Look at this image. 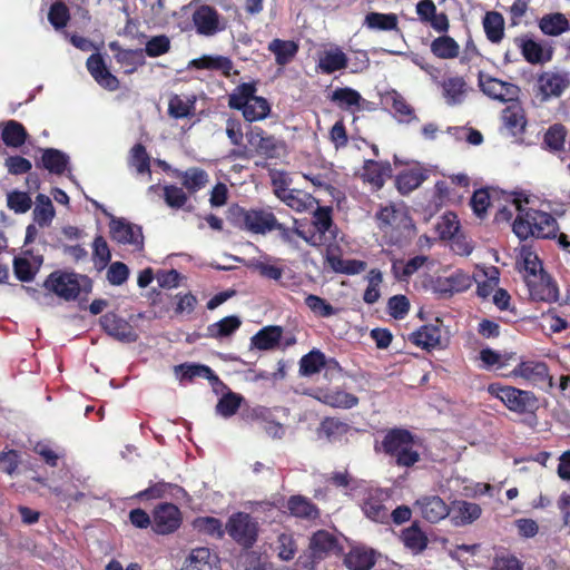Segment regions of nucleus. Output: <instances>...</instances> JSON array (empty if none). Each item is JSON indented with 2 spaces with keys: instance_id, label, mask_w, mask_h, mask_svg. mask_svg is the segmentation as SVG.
Returning <instances> with one entry per match:
<instances>
[{
  "instance_id": "obj_25",
  "label": "nucleus",
  "mask_w": 570,
  "mask_h": 570,
  "mask_svg": "<svg viewBox=\"0 0 570 570\" xmlns=\"http://www.w3.org/2000/svg\"><path fill=\"white\" fill-rule=\"evenodd\" d=\"M391 174L392 166L389 161L366 159L362 167L361 178L379 190L384 186L386 177H390Z\"/></svg>"
},
{
  "instance_id": "obj_26",
  "label": "nucleus",
  "mask_w": 570,
  "mask_h": 570,
  "mask_svg": "<svg viewBox=\"0 0 570 570\" xmlns=\"http://www.w3.org/2000/svg\"><path fill=\"white\" fill-rule=\"evenodd\" d=\"M379 553L365 546H356L344 556V564L348 570H371L377 560Z\"/></svg>"
},
{
  "instance_id": "obj_6",
  "label": "nucleus",
  "mask_w": 570,
  "mask_h": 570,
  "mask_svg": "<svg viewBox=\"0 0 570 570\" xmlns=\"http://www.w3.org/2000/svg\"><path fill=\"white\" fill-rule=\"evenodd\" d=\"M488 392L499 399L508 410L518 414L534 413L539 409V400L531 391L491 383Z\"/></svg>"
},
{
  "instance_id": "obj_36",
  "label": "nucleus",
  "mask_w": 570,
  "mask_h": 570,
  "mask_svg": "<svg viewBox=\"0 0 570 570\" xmlns=\"http://www.w3.org/2000/svg\"><path fill=\"white\" fill-rule=\"evenodd\" d=\"M69 164V157L56 148H46L42 150L40 163L37 167H42L55 175H62Z\"/></svg>"
},
{
  "instance_id": "obj_9",
  "label": "nucleus",
  "mask_w": 570,
  "mask_h": 570,
  "mask_svg": "<svg viewBox=\"0 0 570 570\" xmlns=\"http://www.w3.org/2000/svg\"><path fill=\"white\" fill-rule=\"evenodd\" d=\"M570 86V72L564 70H548L538 76L537 96L541 101H548L551 98H559Z\"/></svg>"
},
{
  "instance_id": "obj_53",
  "label": "nucleus",
  "mask_w": 570,
  "mask_h": 570,
  "mask_svg": "<svg viewBox=\"0 0 570 570\" xmlns=\"http://www.w3.org/2000/svg\"><path fill=\"white\" fill-rule=\"evenodd\" d=\"M197 69L219 70L225 77H229L234 67L233 61L224 56H203L191 61Z\"/></svg>"
},
{
  "instance_id": "obj_56",
  "label": "nucleus",
  "mask_w": 570,
  "mask_h": 570,
  "mask_svg": "<svg viewBox=\"0 0 570 570\" xmlns=\"http://www.w3.org/2000/svg\"><path fill=\"white\" fill-rule=\"evenodd\" d=\"M27 131L22 124L10 120L2 130V140L9 147H20L27 139Z\"/></svg>"
},
{
  "instance_id": "obj_12",
  "label": "nucleus",
  "mask_w": 570,
  "mask_h": 570,
  "mask_svg": "<svg viewBox=\"0 0 570 570\" xmlns=\"http://www.w3.org/2000/svg\"><path fill=\"white\" fill-rule=\"evenodd\" d=\"M472 285V278L463 271H455L450 276H438L431 281V288L440 298H449L455 293H462Z\"/></svg>"
},
{
  "instance_id": "obj_35",
  "label": "nucleus",
  "mask_w": 570,
  "mask_h": 570,
  "mask_svg": "<svg viewBox=\"0 0 570 570\" xmlns=\"http://www.w3.org/2000/svg\"><path fill=\"white\" fill-rule=\"evenodd\" d=\"M515 42L523 58L531 65H541L552 59L551 50L544 53L542 46L530 38H515Z\"/></svg>"
},
{
  "instance_id": "obj_50",
  "label": "nucleus",
  "mask_w": 570,
  "mask_h": 570,
  "mask_svg": "<svg viewBox=\"0 0 570 570\" xmlns=\"http://www.w3.org/2000/svg\"><path fill=\"white\" fill-rule=\"evenodd\" d=\"M431 52L439 59H454L460 53L459 43L450 36L435 38L430 46Z\"/></svg>"
},
{
  "instance_id": "obj_40",
  "label": "nucleus",
  "mask_w": 570,
  "mask_h": 570,
  "mask_svg": "<svg viewBox=\"0 0 570 570\" xmlns=\"http://www.w3.org/2000/svg\"><path fill=\"white\" fill-rule=\"evenodd\" d=\"M428 178L424 170L419 168H410L400 171L395 178V186L402 195H407Z\"/></svg>"
},
{
  "instance_id": "obj_62",
  "label": "nucleus",
  "mask_w": 570,
  "mask_h": 570,
  "mask_svg": "<svg viewBox=\"0 0 570 570\" xmlns=\"http://www.w3.org/2000/svg\"><path fill=\"white\" fill-rule=\"evenodd\" d=\"M129 165L135 167L138 174H150V156L142 144L138 142L130 149Z\"/></svg>"
},
{
  "instance_id": "obj_45",
  "label": "nucleus",
  "mask_w": 570,
  "mask_h": 570,
  "mask_svg": "<svg viewBox=\"0 0 570 570\" xmlns=\"http://www.w3.org/2000/svg\"><path fill=\"white\" fill-rule=\"evenodd\" d=\"M539 28L543 35L557 37L570 30V22L561 12L548 13L539 20Z\"/></svg>"
},
{
  "instance_id": "obj_37",
  "label": "nucleus",
  "mask_w": 570,
  "mask_h": 570,
  "mask_svg": "<svg viewBox=\"0 0 570 570\" xmlns=\"http://www.w3.org/2000/svg\"><path fill=\"white\" fill-rule=\"evenodd\" d=\"M267 49L274 53L276 65L286 66L295 58L299 47L294 40L275 38L268 43Z\"/></svg>"
},
{
  "instance_id": "obj_38",
  "label": "nucleus",
  "mask_w": 570,
  "mask_h": 570,
  "mask_svg": "<svg viewBox=\"0 0 570 570\" xmlns=\"http://www.w3.org/2000/svg\"><path fill=\"white\" fill-rule=\"evenodd\" d=\"M381 495L379 491L370 492L362 503V511L368 519L384 523L389 520L390 514Z\"/></svg>"
},
{
  "instance_id": "obj_19",
  "label": "nucleus",
  "mask_w": 570,
  "mask_h": 570,
  "mask_svg": "<svg viewBox=\"0 0 570 570\" xmlns=\"http://www.w3.org/2000/svg\"><path fill=\"white\" fill-rule=\"evenodd\" d=\"M316 235L322 236L324 246L334 245L337 237V226L332 217V208L326 206H317L313 212L312 224Z\"/></svg>"
},
{
  "instance_id": "obj_21",
  "label": "nucleus",
  "mask_w": 570,
  "mask_h": 570,
  "mask_svg": "<svg viewBox=\"0 0 570 570\" xmlns=\"http://www.w3.org/2000/svg\"><path fill=\"white\" fill-rule=\"evenodd\" d=\"M86 66L91 77L100 87L109 91L119 89L120 82L118 78L108 70L100 53L89 56Z\"/></svg>"
},
{
  "instance_id": "obj_55",
  "label": "nucleus",
  "mask_w": 570,
  "mask_h": 570,
  "mask_svg": "<svg viewBox=\"0 0 570 570\" xmlns=\"http://www.w3.org/2000/svg\"><path fill=\"white\" fill-rule=\"evenodd\" d=\"M364 24L368 29L391 31L397 28L395 13L370 12L365 16Z\"/></svg>"
},
{
  "instance_id": "obj_57",
  "label": "nucleus",
  "mask_w": 570,
  "mask_h": 570,
  "mask_svg": "<svg viewBox=\"0 0 570 570\" xmlns=\"http://www.w3.org/2000/svg\"><path fill=\"white\" fill-rule=\"evenodd\" d=\"M55 216V208L51 199L43 195L39 194L37 196V205L33 209V218L39 224V226L45 227L49 226Z\"/></svg>"
},
{
  "instance_id": "obj_39",
  "label": "nucleus",
  "mask_w": 570,
  "mask_h": 570,
  "mask_svg": "<svg viewBox=\"0 0 570 570\" xmlns=\"http://www.w3.org/2000/svg\"><path fill=\"white\" fill-rule=\"evenodd\" d=\"M166 495L178 498L179 495H187V492L184 488L177 484L160 481L140 491L137 494V498L140 500H154L165 498Z\"/></svg>"
},
{
  "instance_id": "obj_8",
  "label": "nucleus",
  "mask_w": 570,
  "mask_h": 570,
  "mask_svg": "<svg viewBox=\"0 0 570 570\" xmlns=\"http://www.w3.org/2000/svg\"><path fill=\"white\" fill-rule=\"evenodd\" d=\"M258 522L247 512H235L226 522V533L244 549L254 547L258 538Z\"/></svg>"
},
{
  "instance_id": "obj_64",
  "label": "nucleus",
  "mask_w": 570,
  "mask_h": 570,
  "mask_svg": "<svg viewBox=\"0 0 570 570\" xmlns=\"http://www.w3.org/2000/svg\"><path fill=\"white\" fill-rule=\"evenodd\" d=\"M164 200L170 208L179 209L186 205L188 194L184 191L183 187L166 185L164 186Z\"/></svg>"
},
{
  "instance_id": "obj_46",
  "label": "nucleus",
  "mask_w": 570,
  "mask_h": 570,
  "mask_svg": "<svg viewBox=\"0 0 570 570\" xmlns=\"http://www.w3.org/2000/svg\"><path fill=\"white\" fill-rule=\"evenodd\" d=\"M240 325L242 321L238 316H226L218 322L208 325L206 336L215 340H223L232 336Z\"/></svg>"
},
{
  "instance_id": "obj_42",
  "label": "nucleus",
  "mask_w": 570,
  "mask_h": 570,
  "mask_svg": "<svg viewBox=\"0 0 570 570\" xmlns=\"http://www.w3.org/2000/svg\"><path fill=\"white\" fill-rule=\"evenodd\" d=\"M279 200L297 213L308 212L317 205V199L313 195L296 188L283 195Z\"/></svg>"
},
{
  "instance_id": "obj_29",
  "label": "nucleus",
  "mask_w": 570,
  "mask_h": 570,
  "mask_svg": "<svg viewBox=\"0 0 570 570\" xmlns=\"http://www.w3.org/2000/svg\"><path fill=\"white\" fill-rule=\"evenodd\" d=\"M423 519L431 523H436L446 517H450V508L439 495L424 497L416 501Z\"/></svg>"
},
{
  "instance_id": "obj_15",
  "label": "nucleus",
  "mask_w": 570,
  "mask_h": 570,
  "mask_svg": "<svg viewBox=\"0 0 570 570\" xmlns=\"http://www.w3.org/2000/svg\"><path fill=\"white\" fill-rule=\"evenodd\" d=\"M479 86L484 95L502 102L517 100L520 92L517 85L482 73L479 75Z\"/></svg>"
},
{
  "instance_id": "obj_27",
  "label": "nucleus",
  "mask_w": 570,
  "mask_h": 570,
  "mask_svg": "<svg viewBox=\"0 0 570 570\" xmlns=\"http://www.w3.org/2000/svg\"><path fill=\"white\" fill-rule=\"evenodd\" d=\"M173 175L179 179L188 195H194L209 183L208 173L200 167H189L186 170L174 169Z\"/></svg>"
},
{
  "instance_id": "obj_61",
  "label": "nucleus",
  "mask_w": 570,
  "mask_h": 570,
  "mask_svg": "<svg viewBox=\"0 0 570 570\" xmlns=\"http://www.w3.org/2000/svg\"><path fill=\"white\" fill-rule=\"evenodd\" d=\"M402 539L404 546L415 552H422L428 547V538L416 524L405 529Z\"/></svg>"
},
{
  "instance_id": "obj_16",
  "label": "nucleus",
  "mask_w": 570,
  "mask_h": 570,
  "mask_svg": "<svg viewBox=\"0 0 570 570\" xmlns=\"http://www.w3.org/2000/svg\"><path fill=\"white\" fill-rule=\"evenodd\" d=\"M101 328L111 337L124 342L134 343L138 340L134 326L114 312H108L100 317Z\"/></svg>"
},
{
  "instance_id": "obj_17",
  "label": "nucleus",
  "mask_w": 570,
  "mask_h": 570,
  "mask_svg": "<svg viewBox=\"0 0 570 570\" xmlns=\"http://www.w3.org/2000/svg\"><path fill=\"white\" fill-rule=\"evenodd\" d=\"M435 230L441 239H455L454 245L461 255H470L472 247L458 236L460 232V222L458 215L453 212L444 213L436 223Z\"/></svg>"
},
{
  "instance_id": "obj_24",
  "label": "nucleus",
  "mask_w": 570,
  "mask_h": 570,
  "mask_svg": "<svg viewBox=\"0 0 570 570\" xmlns=\"http://www.w3.org/2000/svg\"><path fill=\"white\" fill-rule=\"evenodd\" d=\"M181 570H222L217 553L207 547H198L190 551Z\"/></svg>"
},
{
  "instance_id": "obj_22",
  "label": "nucleus",
  "mask_w": 570,
  "mask_h": 570,
  "mask_svg": "<svg viewBox=\"0 0 570 570\" xmlns=\"http://www.w3.org/2000/svg\"><path fill=\"white\" fill-rule=\"evenodd\" d=\"M524 281L532 299L538 302H552L558 299V287L548 274L541 273L537 275V277H525Z\"/></svg>"
},
{
  "instance_id": "obj_18",
  "label": "nucleus",
  "mask_w": 570,
  "mask_h": 570,
  "mask_svg": "<svg viewBox=\"0 0 570 570\" xmlns=\"http://www.w3.org/2000/svg\"><path fill=\"white\" fill-rule=\"evenodd\" d=\"M43 264L42 255H33L31 249L13 258L12 267L16 278L22 283L32 282Z\"/></svg>"
},
{
  "instance_id": "obj_11",
  "label": "nucleus",
  "mask_w": 570,
  "mask_h": 570,
  "mask_svg": "<svg viewBox=\"0 0 570 570\" xmlns=\"http://www.w3.org/2000/svg\"><path fill=\"white\" fill-rule=\"evenodd\" d=\"M191 21L196 32L205 37H213L226 28L224 18L209 4L197 6L191 14Z\"/></svg>"
},
{
  "instance_id": "obj_14",
  "label": "nucleus",
  "mask_w": 570,
  "mask_h": 570,
  "mask_svg": "<svg viewBox=\"0 0 570 570\" xmlns=\"http://www.w3.org/2000/svg\"><path fill=\"white\" fill-rule=\"evenodd\" d=\"M513 376H520L533 385L543 386L549 392L553 387V379L549 374V367L544 362L523 361L520 362L511 372Z\"/></svg>"
},
{
  "instance_id": "obj_10",
  "label": "nucleus",
  "mask_w": 570,
  "mask_h": 570,
  "mask_svg": "<svg viewBox=\"0 0 570 570\" xmlns=\"http://www.w3.org/2000/svg\"><path fill=\"white\" fill-rule=\"evenodd\" d=\"M183 523V513L174 503L163 502L153 510V531L167 535L176 532Z\"/></svg>"
},
{
  "instance_id": "obj_41",
  "label": "nucleus",
  "mask_w": 570,
  "mask_h": 570,
  "mask_svg": "<svg viewBox=\"0 0 570 570\" xmlns=\"http://www.w3.org/2000/svg\"><path fill=\"white\" fill-rule=\"evenodd\" d=\"M350 425L337 417H324L317 429L318 436H324L328 442L340 441L350 431Z\"/></svg>"
},
{
  "instance_id": "obj_48",
  "label": "nucleus",
  "mask_w": 570,
  "mask_h": 570,
  "mask_svg": "<svg viewBox=\"0 0 570 570\" xmlns=\"http://www.w3.org/2000/svg\"><path fill=\"white\" fill-rule=\"evenodd\" d=\"M177 373H180V380L193 381L195 377H204L210 382H220L219 377L215 372L207 365L204 364H189L184 363L175 367Z\"/></svg>"
},
{
  "instance_id": "obj_30",
  "label": "nucleus",
  "mask_w": 570,
  "mask_h": 570,
  "mask_svg": "<svg viewBox=\"0 0 570 570\" xmlns=\"http://www.w3.org/2000/svg\"><path fill=\"white\" fill-rule=\"evenodd\" d=\"M442 330L438 324H425L409 335V341L422 350L432 351L441 346Z\"/></svg>"
},
{
  "instance_id": "obj_1",
  "label": "nucleus",
  "mask_w": 570,
  "mask_h": 570,
  "mask_svg": "<svg viewBox=\"0 0 570 570\" xmlns=\"http://www.w3.org/2000/svg\"><path fill=\"white\" fill-rule=\"evenodd\" d=\"M374 451L393 460L399 468H412L421 460L416 449V436L407 429H389L380 442H375Z\"/></svg>"
},
{
  "instance_id": "obj_20",
  "label": "nucleus",
  "mask_w": 570,
  "mask_h": 570,
  "mask_svg": "<svg viewBox=\"0 0 570 570\" xmlns=\"http://www.w3.org/2000/svg\"><path fill=\"white\" fill-rule=\"evenodd\" d=\"M308 549L314 560H323L330 554H337L342 551L337 537L327 530H318L313 533Z\"/></svg>"
},
{
  "instance_id": "obj_4",
  "label": "nucleus",
  "mask_w": 570,
  "mask_h": 570,
  "mask_svg": "<svg viewBox=\"0 0 570 570\" xmlns=\"http://www.w3.org/2000/svg\"><path fill=\"white\" fill-rule=\"evenodd\" d=\"M249 148L243 146L242 150H233L238 158L259 156L264 159H277L286 154L287 146L283 139L268 134L259 126H250L245 132Z\"/></svg>"
},
{
  "instance_id": "obj_13",
  "label": "nucleus",
  "mask_w": 570,
  "mask_h": 570,
  "mask_svg": "<svg viewBox=\"0 0 570 570\" xmlns=\"http://www.w3.org/2000/svg\"><path fill=\"white\" fill-rule=\"evenodd\" d=\"M109 227L112 240L131 245L138 252L144 249V235L140 226L128 223L124 218H112Z\"/></svg>"
},
{
  "instance_id": "obj_63",
  "label": "nucleus",
  "mask_w": 570,
  "mask_h": 570,
  "mask_svg": "<svg viewBox=\"0 0 570 570\" xmlns=\"http://www.w3.org/2000/svg\"><path fill=\"white\" fill-rule=\"evenodd\" d=\"M115 59L118 63L126 67V73H132L139 66L145 63L142 50L140 49H126L118 55H115Z\"/></svg>"
},
{
  "instance_id": "obj_52",
  "label": "nucleus",
  "mask_w": 570,
  "mask_h": 570,
  "mask_svg": "<svg viewBox=\"0 0 570 570\" xmlns=\"http://www.w3.org/2000/svg\"><path fill=\"white\" fill-rule=\"evenodd\" d=\"M326 365L325 354L320 350H312L299 360V375L312 376L321 372Z\"/></svg>"
},
{
  "instance_id": "obj_43",
  "label": "nucleus",
  "mask_w": 570,
  "mask_h": 570,
  "mask_svg": "<svg viewBox=\"0 0 570 570\" xmlns=\"http://www.w3.org/2000/svg\"><path fill=\"white\" fill-rule=\"evenodd\" d=\"M502 122L504 127L511 131L513 136L523 134L527 126V119L522 107L512 104L502 110Z\"/></svg>"
},
{
  "instance_id": "obj_7",
  "label": "nucleus",
  "mask_w": 570,
  "mask_h": 570,
  "mask_svg": "<svg viewBox=\"0 0 570 570\" xmlns=\"http://www.w3.org/2000/svg\"><path fill=\"white\" fill-rule=\"evenodd\" d=\"M234 216L238 226L250 234L266 235L275 232L277 217L271 207L249 209L238 207Z\"/></svg>"
},
{
  "instance_id": "obj_44",
  "label": "nucleus",
  "mask_w": 570,
  "mask_h": 570,
  "mask_svg": "<svg viewBox=\"0 0 570 570\" xmlns=\"http://www.w3.org/2000/svg\"><path fill=\"white\" fill-rule=\"evenodd\" d=\"M287 509L296 518L313 520L320 517L317 505L303 495H292L287 501Z\"/></svg>"
},
{
  "instance_id": "obj_3",
  "label": "nucleus",
  "mask_w": 570,
  "mask_h": 570,
  "mask_svg": "<svg viewBox=\"0 0 570 570\" xmlns=\"http://www.w3.org/2000/svg\"><path fill=\"white\" fill-rule=\"evenodd\" d=\"M255 82H242L228 96V106L239 110L248 122L264 120L271 114V104L264 97L256 96Z\"/></svg>"
},
{
  "instance_id": "obj_31",
  "label": "nucleus",
  "mask_w": 570,
  "mask_h": 570,
  "mask_svg": "<svg viewBox=\"0 0 570 570\" xmlns=\"http://www.w3.org/2000/svg\"><path fill=\"white\" fill-rule=\"evenodd\" d=\"M314 399L331 407L352 409L358 404V397L342 390L318 389L313 394Z\"/></svg>"
},
{
  "instance_id": "obj_60",
  "label": "nucleus",
  "mask_w": 570,
  "mask_h": 570,
  "mask_svg": "<svg viewBox=\"0 0 570 570\" xmlns=\"http://www.w3.org/2000/svg\"><path fill=\"white\" fill-rule=\"evenodd\" d=\"M244 397L240 394L228 391L216 404V412L223 417H230L237 413Z\"/></svg>"
},
{
  "instance_id": "obj_28",
  "label": "nucleus",
  "mask_w": 570,
  "mask_h": 570,
  "mask_svg": "<svg viewBox=\"0 0 570 570\" xmlns=\"http://www.w3.org/2000/svg\"><path fill=\"white\" fill-rule=\"evenodd\" d=\"M569 129L561 122L550 125L543 134L541 148L550 154L560 155L566 151Z\"/></svg>"
},
{
  "instance_id": "obj_54",
  "label": "nucleus",
  "mask_w": 570,
  "mask_h": 570,
  "mask_svg": "<svg viewBox=\"0 0 570 570\" xmlns=\"http://www.w3.org/2000/svg\"><path fill=\"white\" fill-rule=\"evenodd\" d=\"M443 95L449 105H458L463 100L466 91V82L462 77H451L442 83Z\"/></svg>"
},
{
  "instance_id": "obj_49",
  "label": "nucleus",
  "mask_w": 570,
  "mask_h": 570,
  "mask_svg": "<svg viewBox=\"0 0 570 570\" xmlns=\"http://www.w3.org/2000/svg\"><path fill=\"white\" fill-rule=\"evenodd\" d=\"M331 101L342 110H354L358 108L363 98L361 94L350 87L336 88L331 95Z\"/></svg>"
},
{
  "instance_id": "obj_33",
  "label": "nucleus",
  "mask_w": 570,
  "mask_h": 570,
  "mask_svg": "<svg viewBox=\"0 0 570 570\" xmlns=\"http://www.w3.org/2000/svg\"><path fill=\"white\" fill-rule=\"evenodd\" d=\"M482 513V509L478 503L464 500L454 501L450 508L451 522L455 527L470 524L478 520Z\"/></svg>"
},
{
  "instance_id": "obj_34",
  "label": "nucleus",
  "mask_w": 570,
  "mask_h": 570,
  "mask_svg": "<svg viewBox=\"0 0 570 570\" xmlns=\"http://www.w3.org/2000/svg\"><path fill=\"white\" fill-rule=\"evenodd\" d=\"M348 58L341 48L320 53L316 68L324 75H332L347 67Z\"/></svg>"
},
{
  "instance_id": "obj_5",
  "label": "nucleus",
  "mask_w": 570,
  "mask_h": 570,
  "mask_svg": "<svg viewBox=\"0 0 570 570\" xmlns=\"http://www.w3.org/2000/svg\"><path fill=\"white\" fill-rule=\"evenodd\" d=\"M43 286L58 297L70 302L77 299L81 293H90L92 281L87 275L76 272L55 271L48 275Z\"/></svg>"
},
{
  "instance_id": "obj_59",
  "label": "nucleus",
  "mask_w": 570,
  "mask_h": 570,
  "mask_svg": "<svg viewBox=\"0 0 570 570\" xmlns=\"http://www.w3.org/2000/svg\"><path fill=\"white\" fill-rule=\"evenodd\" d=\"M520 258L522 262L525 277H537V275L544 273L542 262L538 255L529 246H522L520 249Z\"/></svg>"
},
{
  "instance_id": "obj_2",
  "label": "nucleus",
  "mask_w": 570,
  "mask_h": 570,
  "mask_svg": "<svg viewBox=\"0 0 570 570\" xmlns=\"http://www.w3.org/2000/svg\"><path fill=\"white\" fill-rule=\"evenodd\" d=\"M514 204L518 215L513 220L512 230L519 239L554 238L557 236L559 226L551 214L539 209L523 208L519 199H515Z\"/></svg>"
},
{
  "instance_id": "obj_32",
  "label": "nucleus",
  "mask_w": 570,
  "mask_h": 570,
  "mask_svg": "<svg viewBox=\"0 0 570 570\" xmlns=\"http://www.w3.org/2000/svg\"><path fill=\"white\" fill-rule=\"evenodd\" d=\"M283 333L284 330L279 325L264 326L250 337V347L259 351L278 348L282 343Z\"/></svg>"
},
{
  "instance_id": "obj_58",
  "label": "nucleus",
  "mask_w": 570,
  "mask_h": 570,
  "mask_svg": "<svg viewBox=\"0 0 570 570\" xmlns=\"http://www.w3.org/2000/svg\"><path fill=\"white\" fill-rule=\"evenodd\" d=\"M386 101H391L395 116L400 121H410L415 118L414 109L407 104L406 99L396 90H392L386 96Z\"/></svg>"
},
{
  "instance_id": "obj_51",
  "label": "nucleus",
  "mask_w": 570,
  "mask_h": 570,
  "mask_svg": "<svg viewBox=\"0 0 570 570\" xmlns=\"http://www.w3.org/2000/svg\"><path fill=\"white\" fill-rule=\"evenodd\" d=\"M483 28L487 38L492 43H498L504 36V19L498 11H489L483 18Z\"/></svg>"
},
{
  "instance_id": "obj_23",
  "label": "nucleus",
  "mask_w": 570,
  "mask_h": 570,
  "mask_svg": "<svg viewBox=\"0 0 570 570\" xmlns=\"http://www.w3.org/2000/svg\"><path fill=\"white\" fill-rule=\"evenodd\" d=\"M340 252L341 248L337 245H328L325 250V261L334 272L345 275H356L366 269V262L360 259H343Z\"/></svg>"
},
{
  "instance_id": "obj_47",
  "label": "nucleus",
  "mask_w": 570,
  "mask_h": 570,
  "mask_svg": "<svg viewBox=\"0 0 570 570\" xmlns=\"http://www.w3.org/2000/svg\"><path fill=\"white\" fill-rule=\"evenodd\" d=\"M193 528L200 534L220 540L226 533V525L215 517H197L193 521Z\"/></svg>"
}]
</instances>
